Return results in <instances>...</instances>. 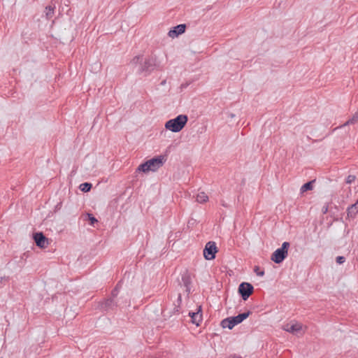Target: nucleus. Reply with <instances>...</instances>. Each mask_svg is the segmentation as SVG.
<instances>
[{"label":"nucleus","mask_w":358,"mask_h":358,"mask_svg":"<svg viewBox=\"0 0 358 358\" xmlns=\"http://www.w3.org/2000/svg\"><path fill=\"white\" fill-rule=\"evenodd\" d=\"M120 287V282H119L112 290L110 296L100 303V308L102 310H113L120 305V299L117 298Z\"/></svg>","instance_id":"obj_1"},{"label":"nucleus","mask_w":358,"mask_h":358,"mask_svg":"<svg viewBox=\"0 0 358 358\" xmlns=\"http://www.w3.org/2000/svg\"><path fill=\"white\" fill-rule=\"evenodd\" d=\"M165 162L164 157L159 155L153 157L145 162L141 164L137 169L138 171L148 172L149 171H155L163 166Z\"/></svg>","instance_id":"obj_2"},{"label":"nucleus","mask_w":358,"mask_h":358,"mask_svg":"<svg viewBox=\"0 0 358 358\" xmlns=\"http://www.w3.org/2000/svg\"><path fill=\"white\" fill-rule=\"evenodd\" d=\"M188 117L186 115H179L165 123V128L172 132L180 131L186 125Z\"/></svg>","instance_id":"obj_3"},{"label":"nucleus","mask_w":358,"mask_h":358,"mask_svg":"<svg viewBox=\"0 0 358 358\" xmlns=\"http://www.w3.org/2000/svg\"><path fill=\"white\" fill-rule=\"evenodd\" d=\"M251 313V311L248 310L240 313L236 316L227 317L221 321L220 324L224 329L228 328L229 329H232L236 325L241 323L244 320L248 318Z\"/></svg>","instance_id":"obj_4"},{"label":"nucleus","mask_w":358,"mask_h":358,"mask_svg":"<svg viewBox=\"0 0 358 358\" xmlns=\"http://www.w3.org/2000/svg\"><path fill=\"white\" fill-rule=\"evenodd\" d=\"M290 246L289 242H284L281 248L275 250L271 255V259L275 264L282 263L288 255V250Z\"/></svg>","instance_id":"obj_5"},{"label":"nucleus","mask_w":358,"mask_h":358,"mask_svg":"<svg viewBox=\"0 0 358 358\" xmlns=\"http://www.w3.org/2000/svg\"><path fill=\"white\" fill-rule=\"evenodd\" d=\"M218 252L216 243L214 241L208 242L203 249V257L207 260H213Z\"/></svg>","instance_id":"obj_6"},{"label":"nucleus","mask_w":358,"mask_h":358,"mask_svg":"<svg viewBox=\"0 0 358 358\" xmlns=\"http://www.w3.org/2000/svg\"><path fill=\"white\" fill-rule=\"evenodd\" d=\"M254 287L252 284L249 282H242L238 287V293L241 296L242 299L245 301L253 293Z\"/></svg>","instance_id":"obj_7"},{"label":"nucleus","mask_w":358,"mask_h":358,"mask_svg":"<svg viewBox=\"0 0 358 358\" xmlns=\"http://www.w3.org/2000/svg\"><path fill=\"white\" fill-rule=\"evenodd\" d=\"M179 285H183L185 287V292H187V296H189L191 293L192 278L188 270L186 269L181 274V281L179 282Z\"/></svg>","instance_id":"obj_8"},{"label":"nucleus","mask_w":358,"mask_h":358,"mask_svg":"<svg viewBox=\"0 0 358 358\" xmlns=\"http://www.w3.org/2000/svg\"><path fill=\"white\" fill-rule=\"evenodd\" d=\"M33 238L36 245L40 248H45L48 247L49 244L48 239L42 232H36L34 234Z\"/></svg>","instance_id":"obj_9"},{"label":"nucleus","mask_w":358,"mask_h":358,"mask_svg":"<svg viewBox=\"0 0 358 358\" xmlns=\"http://www.w3.org/2000/svg\"><path fill=\"white\" fill-rule=\"evenodd\" d=\"M188 315L191 317V322L199 327L202 321L201 306L198 307L196 312H189Z\"/></svg>","instance_id":"obj_10"},{"label":"nucleus","mask_w":358,"mask_h":358,"mask_svg":"<svg viewBox=\"0 0 358 358\" xmlns=\"http://www.w3.org/2000/svg\"><path fill=\"white\" fill-rule=\"evenodd\" d=\"M155 64L152 59H147L139 69L140 73L145 72L150 73L155 69Z\"/></svg>","instance_id":"obj_11"},{"label":"nucleus","mask_w":358,"mask_h":358,"mask_svg":"<svg viewBox=\"0 0 358 358\" xmlns=\"http://www.w3.org/2000/svg\"><path fill=\"white\" fill-rule=\"evenodd\" d=\"M186 29V24H180L176 27H174L172 29H171L168 35L171 38H175L178 36L179 35L183 34L185 31Z\"/></svg>","instance_id":"obj_12"},{"label":"nucleus","mask_w":358,"mask_h":358,"mask_svg":"<svg viewBox=\"0 0 358 358\" xmlns=\"http://www.w3.org/2000/svg\"><path fill=\"white\" fill-rule=\"evenodd\" d=\"M301 329L302 325L299 323L294 324H287L284 327V330L292 334H297L298 332H300Z\"/></svg>","instance_id":"obj_13"},{"label":"nucleus","mask_w":358,"mask_h":358,"mask_svg":"<svg viewBox=\"0 0 358 358\" xmlns=\"http://www.w3.org/2000/svg\"><path fill=\"white\" fill-rule=\"evenodd\" d=\"M358 213V203H355L349 206L347 209V215L348 217L354 218Z\"/></svg>","instance_id":"obj_14"},{"label":"nucleus","mask_w":358,"mask_h":358,"mask_svg":"<svg viewBox=\"0 0 358 358\" xmlns=\"http://www.w3.org/2000/svg\"><path fill=\"white\" fill-rule=\"evenodd\" d=\"M55 6L49 5L45 7V13L48 20L51 19L55 13Z\"/></svg>","instance_id":"obj_15"},{"label":"nucleus","mask_w":358,"mask_h":358,"mask_svg":"<svg viewBox=\"0 0 358 358\" xmlns=\"http://www.w3.org/2000/svg\"><path fill=\"white\" fill-rule=\"evenodd\" d=\"M315 182V180H313L309 181L304 185H303L300 189L301 193H303L308 190H312L313 188V183Z\"/></svg>","instance_id":"obj_16"},{"label":"nucleus","mask_w":358,"mask_h":358,"mask_svg":"<svg viewBox=\"0 0 358 358\" xmlns=\"http://www.w3.org/2000/svg\"><path fill=\"white\" fill-rule=\"evenodd\" d=\"M181 301H182L181 294H178V299H177L178 304L177 305L175 304V307L173 308L172 313H170L169 316H171L172 314H178V315L180 313Z\"/></svg>","instance_id":"obj_17"},{"label":"nucleus","mask_w":358,"mask_h":358,"mask_svg":"<svg viewBox=\"0 0 358 358\" xmlns=\"http://www.w3.org/2000/svg\"><path fill=\"white\" fill-rule=\"evenodd\" d=\"M92 185L90 182H83L80 185V189L83 192H88L91 190Z\"/></svg>","instance_id":"obj_18"},{"label":"nucleus","mask_w":358,"mask_h":358,"mask_svg":"<svg viewBox=\"0 0 358 358\" xmlns=\"http://www.w3.org/2000/svg\"><path fill=\"white\" fill-rule=\"evenodd\" d=\"M208 200V196L204 192H200L196 196V201L199 203H205Z\"/></svg>","instance_id":"obj_19"},{"label":"nucleus","mask_w":358,"mask_h":358,"mask_svg":"<svg viewBox=\"0 0 358 358\" xmlns=\"http://www.w3.org/2000/svg\"><path fill=\"white\" fill-rule=\"evenodd\" d=\"M87 219L91 225H94L95 223L98 222V220L91 213L86 214Z\"/></svg>","instance_id":"obj_20"},{"label":"nucleus","mask_w":358,"mask_h":358,"mask_svg":"<svg viewBox=\"0 0 358 358\" xmlns=\"http://www.w3.org/2000/svg\"><path fill=\"white\" fill-rule=\"evenodd\" d=\"M357 122H358V110L353 115L352 118H350L348 121L346 122L345 125L349 124H355Z\"/></svg>","instance_id":"obj_21"},{"label":"nucleus","mask_w":358,"mask_h":358,"mask_svg":"<svg viewBox=\"0 0 358 358\" xmlns=\"http://www.w3.org/2000/svg\"><path fill=\"white\" fill-rule=\"evenodd\" d=\"M356 179V176H354V175H349L346 180H345V182L347 184H351L352 182H353Z\"/></svg>","instance_id":"obj_22"},{"label":"nucleus","mask_w":358,"mask_h":358,"mask_svg":"<svg viewBox=\"0 0 358 358\" xmlns=\"http://www.w3.org/2000/svg\"><path fill=\"white\" fill-rule=\"evenodd\" d=\"M254 271L258 276H263L264 275V271H260L259 267L258 266H255Z\"/></svg>","instance_id":"obj_23"},{"label":"nucleus","mask_w":358,"mask_h":358,"mask_svg":"<svg viewBox=\"0 0 358 358\" xmlns=\"http://www.w3.org/2000/svg\"><path fill=\"white\" fill-rule=\"evenodd\" d=\"M336 262L338 264H342L345 262V257L343 256H338L336 258Z\"/></svg>","instance_id":"obj_24"},{"label":"nucleus","mask_w":358,"mask_h":358,"mask_svg":"<svg viewBox=\"0 0 358 358\" xmlns=\"http://www.w3.org/2000/svg\"><path fill=\"white\" fill-rule=\"evenodd\" d=\"M141 59V57L140 56H136L133 58L132 61H131V63L133 64H137L139 61V59Z\"/></svg>","instance_id":"obj_25"},{"label":"nucleus","mask_w":358,"mask_h":358,"mask_svg":"<svg viewBox=\"0 0 358 358\" xmlns=\"http://www.w3.org/2000/svg\"><path fill=\"white\" fill-rule=\"evenodd\" d=\"M322 213H323L324 214L327 213V211H328V206H324V207L322 208Z\"/></svg>","instance_id":"obj_26"},{"label":"nucleus","mask_w":358,"mask_h":358,"mask_svg":"<svg viewBox=\"0 0 358 358\" xmlns=\"http://www.w3.org/2000/svg\"><path fill=\"white\" fill-rule=\"evenodd\" d=\"M228 358H242L240 355H231Z\"/></svg>","instance_id":"obj_27"}]
</instances>
